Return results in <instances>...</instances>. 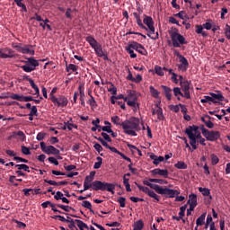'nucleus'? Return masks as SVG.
I'll return each mask as SVG.
<instances>
[{
  "label": "nucleus",
  "instance_id": "nucleus-41",
  "mask_svg": "<svg viewBox=\"0 0 230 230\" xmlns=\"http://www.w3.org/2000/svg\"><path fill=\"white\" fill-rule=\"evenodd\" d=\"M70 71H73V73L78 71V66L75 64L66 65V72L69 73Z\"/></svg>",
  "mask_w": 230,
  "mask_h": 230
},
{
  "label": "nucleus",
  "instance_id": "nucleus-54",
  "mask_svg": "<svg viewBox=\"0 0 230 230\" xmlns=\"http://www.w3.org/2000/svg\"><path fill=\"white\" fill-rule=\"evenodd\" d=\"M126 199L124 197H119L117 200V202H119L120 208H125L126 205Z\"/></svg>",
  "mask_w": 230,
  "mask_h": 230
},
{
  "label": "nucleus",
  "instance_id": "nucleus-47",
  "mask_svg": "<svg viewBox=\"0 0 230 230\" xmlns=\"http://www.w3.org/2000/svg\"><path fill=\"white\" fill-rule=\"evenodd\" d=\"M30 84L31 87H32L35 91L34 94H40V90H39V86H37V84H35V81H33V79L30 80Z\"/></svg>",
  "mask_w": 230,
  "mask_h": 230
},
{
  "label": "nucleus",
  "instance_id": "nucleus-26",
  "mask_svg": "<svg viewBox=\"0 0 230 230\" xmlns=\"http://www.w3.org/2000/svg\"><path fill=\"white\" fill-rule=\"evenodd\" d=\"M162 89H164V93L168 102L172 100V88L168 86L162 85Z\"/></svg>",
  "mask_w": 230,
  "mask_h": 230
},
{
  "label": "nucleus",
  "instance_id": "nucleus-52",
  "mask_svg": "<svg viewBox=\"0 0 230 230\" xmlns=\"http://www.w3.org/2000/svg\"><path fill=\"white\" fill-rule=\"evenodd\" d=\"M12 48H13V49H16V51H18V53H21L22 50V44H15V43H13L12 44Z\"/></svg>",
  "mask_w": 230,
  "mask_h": 230
},
{
  "label": "nucleus",
  "instance_id": "nucleus-8",
  "mask_svg": "<svg viewBox=\"0 0 230 230\" xmlns=\"http://www.w3.org/2000/svg\"><path fill=\"white\" fill-rule=\"evenodd\" d=\"M156 193H158L159 195H165V197H168L169 199H173L177 197V195H181V192L177 190L163 188L161 186L158 187Z\"/></svg>",
  "mask_w": 230,
  "mask_h": 230
},
{
  "label": "nucleus",
  "instance_id": "nucleus-42",
  "mask_svg": "<svg viewBox=\"0 0 230 230\" xmlns=\"http://www.w3.org/2000/svg\"><path fill=\"white\" fill-rule=\"evenodd\" d=\"M97 161L98 162H96L93 165L94 170H98V169L102 168V164L103 163V159L100 156L97 157Z\"/></svg>",
  "mask_w": 230,
  "mask_h": 230
},
{
  "label": "nucleus",
  "instance_id": "nucleus-17",
  "mask_svg": "<svg viewBox=\"0 0 230 230\" xmlns=\"http://www.w3.org/2000/svg\"><path fill=\"white\" fill-rule=\"evenodd\" d=\"M210 98H212L214 101H212V103H219V102H224V95L222 93H209Z\"/></svg>",
  "mask_w": 230,
  "mask_h": 230
},
{
  "label": "nucleus",
  "instance_id": "nucleus-7",
  "mask_svg": "<svg viewBox=\"0 0 230 230\" xmlns=\"http://www.w3.org/2000/svg\"><path fill=\"white\" fill-rule=\"evenodd\" d=\"M25 65L22 66V71L25 73H31V71H35L37 67H39V60L34 58H28L27 61H23Z\"/></svg>",
  "mask_w": 230,
  "mask_h": 230
},
{
  "label": "nucleus",
  "instance_id": "nucleus-39",
  "mask_svg": "<svg viewBox=\"0 0 230 230\" xmlns=\"http://www.w3.org/2000/svg\"><path fill=\"white\" fill-rule=\"evenodd\" d=\"M83 208H85L86 209H89L91 213H94V210H93V205L91 202L84 200L82 204Z\"/></svg>",
  "mask_w": 230,
  "mask_h": 230
},
{
  "label": "nucleus",
  "instance_id": "nucleus-19",
  "mask_svg": "<svg viewBox=\"0 0 230 230\" xmlns=\"http://www.w3.org/2000/svg\"><path fill=\"white\" fill-rule=\"evenodd\" d=\"M45 154H48V155H60V150L57 149V147L53 146H47V150L45 151Z\"/></svg>",
  "mask_w": 230,
  "mask_h": 230
},
{
  "label": "nucleus",
  "instance_id": "nucleus-62",
  "mask_svg": "<svg viewBox=\"0 0 230 230\" xmlns=\"http://www.w3.org/2000/svg\"><path fill=\"white\" fill-rule=\"evenodd\" d=\"M177 74L172 73L171 80L173 84H179V79H177Z\"/></svg>",
  "mask_w": 230,
  "mask_h": 230
},
{
  "label": "nucleus",
  "instance_id": "nucleus-2",
  "mask_svg": "<svg viewBox=\"0 0 230 230\" xmlns=\"http://www.w3.org/2000/svg\"><path fill=\"white\" fill-rule=\"evenodd\" d=\"M141 120L138 118L131 117L129 119L123 121L122 129L128 136H137V132L141 130Z\"/></svg>",
  "mask_w": 230,
  "mask_h": 230
},
{
  "label": "nucleus",
  "instance_id": "nucleus-15",
  "mask_svg": "<svg viewBox=\"0 0 230 230\" xmlns=\"http://www.w3.org/2000/svg\"><path fill=\"white\" fill-rule=\"evenodd\" d=\"M78 91H79V94H80L81 105H83V107H85V101L84 99V98H85V87H84V84H82V83L79 84Z\"/></svg>",
  "mask_w": 230,
  "mask_h": 230
},
{
  "label": "nucleus",
  "instance_id": "nucleus-60",
  "mask_svg": "<svg viewBox=\"0 0 230 230\" xmlns=\"http://www.w3.org/2000/svg\"><path fill=\"white\" fill-rule=\"evenodd\" d=\"M201 103H208V102H214L211 96H205L203 99L200 100Z\"/></svg>",
  "mask_w": 230,
  "mask_h": 230
},
{
  "label": "nucleus",
  "instance_id": "nucleus-44",
  "mask_svg": "<svg viewBox=\"0 0 230 230\" xmlns=\"http://www.w3.org/2000/svg\"><path fill=\"white\" fill-rule=\"evenodd\" d=\"M16 168H18V170H23L24 172H30V166H28L27 164H16L15 165Z\"/></svg>",
  "mask_w": 230,
  "mask_h": 230
},
{
  "label": "nucleus",
  "instance_id": "nucleus-28",
  "mask_svg": "<svg viewBox=\"0 0 230 230\" xmlns=\"http://www.w3.org/2000/svg\"><path fill=\"white\" fill-rule=\"evenodd\" d=\"M15 136L19 137L20 141H24V139H26V135H24V132L22 131L13 132V135L9 137V139H12V137H15Z\"/></svg>",
  "mask_w": 230,
  "mask_h": 230
},
{
  "label": "nucleus",
  "instance_id": "nucleus-33",
  "mask_svg": "<svg viewBox=\"0 0 230 230\" xmlns=\"http://www.w3.org/2000/svg\"><path fill=\"white\" fill-rule=\"evenodd\" d=\"M199 193H202L203 197H209V195H211V190L208 188L199 187Z\"/></svg>",
  "mask_w": 230,
  "mask_h": 230
},
{
  "label": "nucleus",
  "instance_id": "nucleus-34",
  "mask_svg": "<svg viewBox=\"0 0 230 230\" xmlns=\"http://www.w3.org/2000/svg\"><path fill=\"white\" fill-rule=\"evenodd\" d=\"M88 105L92 107V109H96L98 107V104L96 103V100L93 95H91L90 99L87 101Z\"/></svg>",
  "mask_w": 230,
  "mask_h": 230
},
{
  "label": "nucleus",
  "instance_id": "nucleus-50",
  "mask_svg": "<svg viewBox=\"0 0 230 230\" xmlns=\"http://www.w3.org/2000/svg\"><path fill=\"white\" fill-rule=\"evenodd\" d=\"M126 51H128V53L130 55L131 58H136L137 57V55L136 53H134V50L132 49H130V47H127Z\"/></svg>",
  "mask_w": 230,
  "mask_h": 230
},
{
  "label": "nucleus",
  "instance_id": "nucleus-53",
  "mask_svg": "<svg viewBox=\"0 0 230 230\" xmlns=\"http://www.w3.org/2000/svg\"><path fill=\"white\" fill-rule=\"evenodd\" d=\"M224 31H225V35H226V39H228V40H230V25L226 24Z\"/></svg>",
  "mask_w": 230,
  "mask_h": 230
},
{
  "label": "nucleus",
  "instance_id": "nucleus-23",
  "mask_svg": "<svg viewBox=\"0 0 230 230\" xmlns=\"http://www.w3.org/2000/svg\"><path fill=\"white\" fill-rule=\"evenodd\" d=\"M150 159H152L153 164H155V166H157V164H159V163H163V161H164V156H157L154 153H152L150 155Z\"/></svg>",
  "mask_w": 230,
  "mask_h": 230
},
{
  "label": "nucleus",
  "instance_id": "nucleus-43",
  "mask_svg": "<svg viewBox=\"0 0 230 230\" xmlns=\"http://www.w3.org/2000/svg\"><path fill=\"white\" fill-rule=\"evenodd\" d=\"M149 182H156V184H168V181L163 179H154L150 178Z\"/></svg>",
  "mask_w": 230,
  "mask_h": 230
},
{
  "label": "nucleus",
  "instance_id": "nucleus-25",
  "mask_svg": "<svg viewBox=\"0 0 230 230\" xmlns=\"http://www.w3.org/2000/svg\"><path fill=\"white\" fill-rule=\"evenodd\" d=\"M111 123L113 125H117L119 127H122L123 128V120L118 115H115V116L111 117Z\"/></svg>",
  "mask_w": 230,
  "mask_h": 230
},
{
  "label": "nucleus",
  "instance_id": "nucleus-51",
  "mask_svg": "<svg viewBox=\"0 0 230 230\" xmlns=\"http://www.w3.org/2000/svg\"><path fill=\"white\" fill-rule=\"evenodd\" d=\"M101 136L103 137V139H105V141H107L108 143H112V138H111V137L109 136V134L102 132L101 133Z\"/></svg>",
  "mask_w": 230,
  "mask_h": 230
},
{
  "label": "nucleus",
  "instance_id": "nucleus-10",
  "mask_svg": "<svg viewBox=\"0 0 230 230\" xmlns=\"http://www.w3.org/2000/svg\"><path fill=\"white\" fill-rule=\"evenodd\" d=\"M202 134L208 141H217V139H220V132L219 131H209L206 128H203Z\"/></svg>",
  "mask_w": 230,
  "mask_h": 230
},
{
  "label": "nucleus",
  "instance_id": "nucleus-59",
  "mask_svg": "<svg viewBox=\"0 0 230 230\" xmlns=\"http://www.w3.org/2000/svg\"><path fill=\"white\" fill-rule=\"evenodd\" d=\"M57 207L60 208V209H63L64 211H66V212H69V209H73V208H71L69 206H65V205H60V204H58Z\"/></svg>",
  "mask_w": 230,
  "mask_h": 230
},
{
  "label": "nucleus",
  "instance_id": "nucleus-20",
  "mask_svg": "<svg viewBox=\"0 0 230 230\" xmlns=\"http://www.w3.org/2000/svg\"><path fill=\"white\" fill-rule=\"evenodd\" d=\"M188 204L190 206V210H194L197 208V196L195 194L189 196Z\"/></svg>",
  "mask_w": 230,
  "mask_h": 230
},
{
  "label": "nucleus",
  "instance_id": "nucleus-1",
  "mask_svg": "<svg viewBox=\"0 0 230 230\" xmlns=\"http://www.w3.org/2000/svg\"><path fill=\"white\" fill-rule=\"evenodd\" d=\"M94 178L92 176L87 175L84 181V191H87V190H90L92 188L94 191H109L111 193V195H114V190H116V186L112 183L109 182H102L101 181H94ZM92 182V183H91Z\"/></svg>",
  "mask_w": 230,
  "mask_h": 230
},
{
  "label": "nucleus",
  "instance_id": "nucleus-11",
  "mask_svg": "<svg viewBox=\"0 0 230 230\" xmlns=\"http://www.w3.org/2000/svg\"><path fill=\"white\" fill-rule=\"evenodd\" d=\"M124 102H127L129 107H136L137 105V95L136 92L129 91L128 96L125 97Z\"/></svg>",
  "mask_w": 230,
  "mask_h": 230
},
{
  "label": "nucleus",
  "instance_id": "nucleus-55",
  "mask_svg": "<svg viewBox=\"0 0 230 230\" xmlns=\"http://www.w3.org/2000/svg\"><path fill=\"white\" fill-rule=\"evenodd\" d=\"M220 159H218V156L217 155H211V163L213 165L218 164Z\"/></svg>",
  "mask_w": 230,
  "mask_h": 230
},
{
  "label": "nucleus",
  "instance_id": "nucleus-29",
  "mask_svg": "<svg viewBox=\"0 0 230 230\" xmlns=\"http://www.w3.org/2000/svg\"><path fill=\"white\" fill-rule=\"evenodd\" d=\"M143 184H145L146 186H149V188H151V190H155V191L157 192V190H159V185L158 184H153L152 181H150L149 180H145L143 181Z\"/></svg>",
  "mask_w": 230,
  "mask_h": 230
},
{
  "label": "nucleus",
  "instance_id": "nucleus-61",
  "mask_svg": "<svg viewBox=\"0 0 230 230\" xmlns=\"http://www.w3.org/2000/svg\"><path fill=\"white\" fill-rule=\"evenodd\" d=\"M73 13V10L71 8H67L66 12V19H73V16L71 15Z\"/></svg>",
  "mask_w": 230,
  "mask_h": 230
},
{
  "label": "nucleus",
  "instance_id": "nucleus-31",
  "mask_svg": "<svg viewBox=\"0 0 230 230\" xmlns=\"http://www.w3.org/2000/svg\"><path fill=\"white\" fill-rule=\"evenodd\" d=\"M206 222V213H203L198 219L196 220V226L199 227V226H204Z\"/></svg>",
  "mask_w": 230,
  "mask_h": 230
},
{
  "label": "nucleus",
  "instance_id": "nucleus-37",
  "mask_svg": "<svg viewBox=\"0 0 230 230\" xmlns=\"http://www.w3.org/2000/svg\"><path fill=\"white\" fill-rule=\"evenodd\" d=\"M14 3H16L19 8H22V12H28V8H26V4L22 3V0H14Z\"/></svg>",
  "mask_w": 230,
  "mask_h": 230
},
{
  "label": "nucleus",
  "instance_id": "nucleus-46",
  "mask_svg": "<svg viewBox=\"0 0 230 230\" xmlns=\"http://www.w3.org/2000/svg\"><path fill=\"white\" fill-rule=\"evenodd\" d=\"M155 73H156L158 76H164V72L163 71V67L159 66H155Z\"/></svg>",
  "mask_w": 230,
  "mask_h": 230
},
{
  "label": "nucleus",
  "instance_id": "nucleus-36",
  "mask_svg": "<svg viewBox=\"0 0 230 230\" xmlns=\"http://www.w3.org/2000/svg\"><path fill=\"white\" fill-rule=\"evenodd\" d=\"M6 98H10L11 100H16L17 102H22V95L17 93H11Z\"/></svg>",
  "mask_w": 230,
  "mask_h": 230
},
{
  "label": "nucleus",
  "instance_id": "nucleus-22",
  "mask_svg": "<svg viewBox=\"0 0 230 230\" xmlns=\"http://www.w3.org/2000/svg\"><path fill=\"white\" fill-rule=\"evenodd\" d=\"M23 55H35V50L31 49V45H24L22 47V52Z\"/></svg>",
  "mask_w": 230,
  "mask_h": 230
},
{
  "label": "nucleus",
  "instance_id": "nucleus-45",
  "mask_svg": "<svg viewBox=\"0 0 230 230\" xmlns=\"http://www.w3.org/2000/svg\"><path fill=\"white\" fill-rule=\"evenodd\" d=\"M140 46H141L140 43L133 41L128 47L132 49H135V51H137L139 49Z\"/></svg>",
  "mask_w": 230,
  "mask_h": 230
},
{
  "label": "nucleus",
  "instance_id": "nucleus-32",
  "mask_svg": "<svg viewBox=\"0 0 230 230\" xmlns=\"http://www.w3.org/2000/svg\"><path fill=\"white\" fill-rule=\"evenodd\" d=\"M174 168H177V170H186L188 168V164L183 161H179L174 164Z\"/></svg>",
  "mask_w": 230,
  "mask_h": 230
},
{
  "label": "nucleus",
  "instance_id": "nucleus-5",
  "mask_svg": "<svg viewBox=\"0 0 230 230\" xmlns=\"http://www.w3.org/2000/svg\"><path fill=\"white\" fill-rule=\"evenodd\" d=\"M85 40L90 44L91 48L94 49V52L97 55V57L103 58L104 60H109V58L103 52V48L102 47V44H100L96 40V39H94V37L88 36L85 38Z\"/></svg>",
  "mask_w": 230,
  "mask_h": 230
},
{
  "label": "nucleus",
  "instance_id": "nucleus-56",
  "mask_svg": "<svg viewBox=\"0 0 230 230\" xmlns=\"http://www.w3.org/2000/svg\"><path fill=\"white\" fill-rule=\"evenodd\" d=\"M187 208H188V205H184L180 208L179 215H180V217H181V218H182V217H184V213H186Z\"/></svg>",
  "mask_w": 230,
  "mask_h": 230
},
{
  "label": "nucleus",
  "instance_id": "nucleus-40",
  "mask_svg": "<svg viewBox=\"0 0 230 230\" xmlns=\"http://www.w3.org/2000/svg\"><path fill=\"white\" fill-rule=\"evenodd\" d=\"M149 91L151 93V96H153V98H159V91L155 90V88L154 86H150L149 87Z\"/></svg>",
  "mask_w": 230,
  "mask_h": 230
},
{
  "label": "nucleus",
  "instance_id": "nucleus-30",
  "mask_svg": "<svg viewBox=\"0 0 230 230\" xmlns=\"http://www.w3.org/2000/svg\"><path fill=\"white\" fill-rule=\"evenodd\" d=\"M196 33L202 35V37H208V32L204 31L203 25H196Z\"/></svg>",
  "mask_w": 230,
  "mask_h": 230
},
{
  "label": "nucleus",
  "instance_id": "nucleus-57",
  "mask_svg": "<svg viewBox=\"0 0 230 230\" xmlns=\"http://www.w3.org/2000/svg\"><path fill=\"white\" fill-rule=\"evenodd\" d=\"M22 154H24V155H30L31 152H30V148L27 146H22Z\"/></svg>",
  "mask_w": 230,
  "mask_h": 230
},
{
  "label": "nucleus",
  "instance_id": "nucleus-3",
  "mask_svg": "<svg viewBox=\"0 0 230 230\" xmlns=\"http://www.w3.org/2000/svg\"><path fill=\"white\" fill-rule=\"evenodd\" d=\"M168 33L170 35V39L172 40V44L173 48H181V46H184L188 44V40H186V38L179 32V29L176 27H172Z\"/></svg>",
  "mask_w": 230,
  "mask_h": 230
},
{
  "label": "nucleus",
  "instance_id": "nucleus-12",
  "mask_svg": "<svg viewBox=\"0 0 230 230\" xmlns=\"http://www.w3.org/2000/svg\"><path fill=\"white\" fill-rule=\"evenodd\" d=\"M0 58H17V54L10 48L0 49Z\"/></svg>",
  "mask_w": 230,
  "mask_h": 230
},
{
  "label": "nucleus",
  "instance_id": "nucleus-9",
  "mask_svg": "<svg viewBox=\"0 0 230 230\" xmlns=\"http://www.w3.org/2000/svg\"><path fill=\"white\" fill-rule=\"evenodd\" d=\"M50 102H52L56 107L61 108L67 107V103H69V100H67V97L64 95H59L58 97L52 96V100H50Z\"/></svg>",
  "mask_w": 230,
  "mask_h": 230
},
{
  "label": "nucleus",
  "instance_id": "nucleus-13",
  "mask_svg": "<svg viewBox=\"0 0 230 230\" xmlns=\"http://www.w3.org/2000/svg\"><path fill=\"white\" fill-rule=\"evenodd\" d=\"M137 188L140 191H143V193H146V195H148V197H151V199H155L156 202H159V200H161L160 197L156 195L155 192L150 190L148 187L137 185Z\"/></svg>",
  "mask_w": 230,
  "mask_h": 230
},
{
  "label": "nucleus",
  "instance_id": "nucleus-4",
  "mask_svg": "<svg viewBox=\"0 0 230 230\" xmlns=\"http://www.w3.org/2000/svg\"><path fill=\"white\" fill-rule=\"evenodd\" d=\"M185 133L190 139V145L193 150H197V139H202V135L199 132V127L193 125L186 128Z\"/></svg>",
  "mask_w": 230,
  "mask_h": 230
},
{
  "label": "nucleus",
  "instance_id": "nucleus-48",
  "mask_svg": "<svg viewBox=\"0 0 230 230\" xmlns=\"http://www.w3.org/2000/svg\"><path fill=\"white\" fill-rule=\"evenodd\" d=\"M64 125H66L68 130H73V128H78L76 124L70 123L69 121L64 122Z\"/></svg>",
  "mask_w": 230,
  "mask_h": 230
},
{
  "label": "nucleus",
  "instance_id": "nucleus-21",
  "mask_svg": "<svg viewBox=\"0 0 230 230\" xmlns=\"http://www.w3.org/2000/svg\"><path fill=\"white\" fill-rule=\"evenodd\" d=\"M70 222H72L73 224H76L77 227L80 230L89 229V226H87V224H85L84 221L80 219H75V220L71 219Z\"/></svg>",
  "mask_w": 230,
  "mask_h": 230
},
{
  "label": "nucleus",
  "instance_id": "nucleus-6",
  "mask_svg": "<svg viewBox=\"0 0 230 230\" xmlns=\"http://www.w3.org/2000/svg\"><path fill=\"white\" fill-rule=\"evenodd\" d=\"M143 22L147 28L146 31H148L147 35L150 37V39H153L154 40H155V39H159V33L156 32L155 34V27H154V20L152 17L144 15Z\"/></svg>",
  "mask_w": 230,
  "mask_h": 230
},
{
  "label": "nucleus",
  "instance_id": "nucleus-16",
  "mask_svg": "<svg viewBox=\"0 0 230 230\" xmlns=\"http://www.w3.org/2000/svg\"><path fill=\"white\" fill-rule=\"evenodd\" d=\"M152 175H160V177H164V179H168V170L156 168L151 171Z\"/></svg>",
  "mask_w": 230,
  "mask_h": 230
},
{
  "label": "nucleus",
  "instance_id": "nucleus-58",
  "mask_svg": "<svg viewBox=\"0 0 230 230\" xmlns=\"http://www.w3.org/2000/svg\"><path fill=\"white\" fill-rule=\"evenodd\" d=\"M54 199L56 200H62L64 194L61 191H57L56 194H54Z\"/></svg>",
  "mask_w": 230,
  "mask_h": 230
},
{
  "label": "nucleus",
  "instance_id": "nucleus-49",
  "mask_svg": "<svg viewBox=\"0 0 230 230\" xmlns=\"http://www.w3.org/2000/svg\"><path fill=\"white\" fill-rule=\"evenodd\" d=\"M138 53H140V55H144L145 57H146V55H148V51L146 50L145 47H143V45H140L139 49L137 50Z\"/></svg>",
  "mask_w": 230,
  "mask_h": 230
},
{
  "label": "nucleus",
  "instance_id": "nucleus-18",
  "mask_svg": "<svg viewBox=\"0 0 230 230\" xmlns=\"http://www.w3.org/2000/svg\"><path fill=\"white\" fill-rule=\"evenodd\" d=\"M152 114L153 116H157V119H159L160 121L164 119V115H163L162 108H159L156 106L155 108L153 109Z\"/></svg>",
  "mask_w": 230,
  "mask_h": 230
},
{
  "label": "nucleus",
  "instance_id": "nucleus-14",
  "mask_svg": "<svg viewBox=\"0 0 230 230\" xmlns=\"http://www.w3.org/2000/svg\"><path fill=\"white\" fill-rule=\"evenodd\" d=\"M181 87L183 98H186V100H190V98H191V94L190 93V82L184 81V83H181Z\"/></svg>",
  "mask_w": 230,
  "mask_h": 230
},
{
  "label": "nucleus",
  "instance_id": "nucleus-63",
  "mask_svg": "<svg viewBox=\"0 0 230 230\" xmlns=\"http://www.w3.org/2000/svg\"><path fill=\"white\" fill-rule=\"evenodd\" d=\"M48 159L52 164H55V166H58V161L57 160V158L50 156Z\"/></svg>",
  "mask_w": 230,
  "mask_h": 230
},
{
  "label": "nucleus",
  "instance_id": "nucleus-27",
  "mask_svg": "<svg viewBox=\"0 0 230 230\" xmlns=\"http://www.w3.org/2000/svg\"><path fill=\"white\" fill-rule=\"evenodd\" d=\"M180 62L181 65L180 66V69H182V71H186L188 67V59L184 58L183 56H180Z\"/></svg>",
  "mask_w": 230,
  "mask_h": 230
},
{
  "label": "nucleus",
  "instance_id": "nucleus-24",
  "mask_svg": "<svg viewBox=\"0 0 230 230\" xmlns=\"http://www.w3.org/2000/svg\"><path fill=\"white\" fill-rule=\"evenodd\" d=\"M133 15L137 21V26H139V28H141L142 30H148V28H146V26H145V24H143V22L141 21V16L139 15V13H133Z\"/></svg>",
  "mask_w": 230,
  "mask_h": 230
},
{
  "label": "nucleus",
  "instance_id": "nucleus-64",
  "mask_svg": "<svg viewBox=\"0 0 230 230\" xmlns=\"http://www.w3.org/2000/svg\"><path fill=\"white\" fill-rule=\"evenodd\" d=\"M29 116H37V106H32L31 108V112Z\"/></svg>",
  "mask_w": 230,
  "mask_h": 230
},
{
  "label": "nucleus",
  "instance_id": "nucleus-35",
  "mask_svg": "<svg viewBox=\"0 0 230 230\" xmlns=\"http://www.w3.org/2000/svg\"><path fill=\"white\" fill-rule=\"evenodd\" d=\"M143 227H145V224L141 220H138L134 224L133 230H142Z\"/></svg>",
  "mask_w": 230,
  "mask_h": 230
},
{
  "label": "nucleus",
  "instance_id": "nucleus-38",
  "mask_svg": "<svg viewBox=\"0 0 230 230\" xmlns=\"http://www.w3.org/2000/svg\"><path fill=\"white\" fill-rule=\"evenodd\" d=\"M172 92H173L174 96H176L177 100H181V97H179V96H182L183 97V93L181 91V88L174 87Z\"/></svg>",
  "mask_w": 230,
  "mask_h": 230
}]
</instances>
